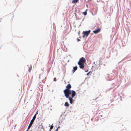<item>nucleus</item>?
Segmentation results:
<instances>
[{
  "label": "nucleus",
  "mask_w": 131,
  "mask_h": 131,
  "mask_svg": "<svg viewBox=\"0 0 131 131\" xmlns=\"http://www.w3.org/2000/svg\"><path fill=\"white\" fill-rule=\"evenodd\" d=\"M66 87V89L63 91L64 95L67 98L69 99L70 103L72 104L73 103L72 98L76 95V93L74 91L70 89L71 88L70 84H68Z\"/></svg>",
  "instance_id": "f257e3e1"
},
{
  "label": "nucleus",
  "mask_w": 131,
  "mask_h": 131,
  "mask_svg": "<svg viewBox=\"0 0 131 131\" xmlns=\"http://www.w3.org/2000/svg\"><path fill=\"white\" fill-rule=\"evenodd\" d=\"M85 62V59L83 57H82L80 59L78 64L79 65V67L81 69H83L84 68V63Z\"/></svg>",
  "instance_id": "f03ea898"
},
{
  "label": "nucleus",
  "mask_w": 131,
  "mask_h": 131,
  "mask_svg": "<svg viewBox=\"0 0 131 131\" xmlns=\"http://www.w3.org/2000/svg\"><path fill=\"white\" fill-rule=\"evenodd\" d=\"M36 117V114H35L34 116H33V117L32 119L31 120L29 126H28V129H29V128H30V127L31 126V125H32V124H33V123L34 122L35 119Z\"/></svg>",
  "instance_id": "7ed1b4c3"
},
{
  "label": "nucleus",
  "mask_w": 131,
  "mask_h": 131,
  "mask_svg": "<svg viewBox=\"0 0 131 131\" xmlns=\"http://www.w3.org/2000/svg\"><path fill=\"white\" fill-rule=\"evenodd\" d=\"M90 30H89L88 31H83V34L84 35V36H83V37H84V36H86L87 37L90 32Z\"/></svg>",
  "instance_id": "20e7f679"
},
{
  "label": "nucleus",
  "mask_w": 131,
  "mask_h": 131,
  "mask_svg": "<svg viewBox=\"0 0 131 131\" xmlns=\"http://www.w3.org/2000/svg\"><path fill=\"white\" fill-rule=\"evenodd\" d=\"M101 30L100 28H99L98 29H96L95 30L93 31V32L95 34H96L99 32Z\"/></svg>",
  "instance_id": "39448f33"
},
{
  "label": "nucleus",
  "mask_w": 131,
  "mask_h": 131,
  "mask_svg": "<svg viewBox=\"0 0 131 131\" xmlns=\"http://www.w3.org/2000/svg\"><path fill=\"white\" fill-rule=\"evenodd\" d=\"M78 67L77 66H76L75 67H73V69L72 70V71L73 73L74 72L77 70Z\"/></svg>",
  "instance_id": "423d86ee"
},
{
  "label": "nucleus",
  "mask_w": 131,
  "mask_h": 131,
  "mask_svg": "<svg viewBox=\"0 0 131 131\" xmlns=\"http://www.w3.org/2000/svg\"><path fill=\"white\" fill-rule=\"evenodd\" d=\"M8 17H11L10 18L12 19L13 17V14H10L8 15Z\"/></svg>",
  "instance_id": "0eeeda50"
},
{
  "label": "nucleus",
  "mask_w": 131,
  "mask_h": 131,
  "mask_svg": "<svg viewBox=\"0 0 131 131\" xmlns=\"http://www.w3.org/2000/svg\"><path fill=\"white\" fill-rule=\"evenodd\" d=\"M79 1V0H73L72 1V3H76Z\"/></svg>",
  "instance_id": "6e6552de"
},
{
  "label": "nucleus",
  "mask_w": 131,
  "mask_h": 131,
  "mask_svg": "<svg viewBox=\"0 0 131 131\" xmlns=\"http://www.w3.org/2000/svg\"><path fill=\"white\" fill-rule=\"evenodd\" d=\"M64 106H69V104L67 102H66L64 104Z\"/></svg>",
  "instance_id": "1a4fd4ad"
},
{
  "label": "nucleus",
  "mask_w": 131,
  "mask_h": 131,
  "mask_svg": "<svg viewBox=\"0 0 131 131\" xmlns=\"http://www.w3.org/2000/svg\"><path fill=\"white\" fill-rule=\"evenodd\" d=\"M87 10L86 9L84 12L83 13V14L85 16L87 14Z\"/></svg>",
  "instance_id": "9d476101"
},
{
  "label": "nucleus",
  "mask_w": 131,
  "mask_h": 131,
  "mask_svg": "<svg viewBox=\"0 0 131 131\" xmlns=\"http://www.w3.org/2000/svg\"><path fill=\"white\" fill-rule=\"evenodd\" d=\"M32 69V66L30 65V67H29V68L28 69V71H29V72H30V71L31 70V69Z\"/></svg>",
  "instance_id": "9b49d317"
},
{
  "label": "nucleus",
  "mask_w": 131,
  "mask_h": 131,
  "mask_svg": "<svg viewBox=\"0 0 131 131\" xmlns=\"http://www.w3.org/2000/svg\"><path fill=\"white\" fill-rule=\"evenodd\" d=\"M53 124H52L51 125V126L50 127V130L49 131H51V129L53 128Z\"/></svg>",
  "instance_id": "f8f14e48"
},
{
  "label": "nucleus",
  "mask_w": 131,
  "mask_h": 131,
  "mask_svg": "<svg viewBox=\"0 0 131 131\" xmlns=\"http://www.w3.org/2000/svg\"><path fill=\"white\" fill-rule=\"evenodd\" d=\"M91 72L90 71V72H89L87 74V75H89V74H90V73Z\"/></svg>",
  "instance_id": "ddd939ff"
},
{
  "label": "nucleus",
  "mask_w": 131,
  "mask_h": 131,
  "mask_svg": "<svg viewBox=\"0 0 131 131\" xmlns=\"http://www.w3.org/2000/svg\"><path fill=\"white\" fill-rule=\"evenodd\" d=\"M77 40L78 41V42L79 41H80V40L79 39V38H77Z\"/></svg>",
  "instance_id": "4468645a"
},
{
  "label": "nucleus",
  "mask_w": 131,
  "mask_h": 131,
  "mask_svg": "<svg viewBox=\"0 0 131 131\" xmlns=\"http://www.w3.org/2000/svg\"><path fill=\"white\" fill-rule=\"evenodd\" d=\"M54 81H56V78H54Z\"/></svg>",
  "instance_id": "2eb2a0df"
},
{
  "label": "nucleus",
  "mask_w": 131,
  "mask_h": 131,
  "mask_svg": "<svg viewBox=\"0 0 131 131\" xmlns=\"http://www.w3.org/2000/svg\"><path fill=\"white\" fill-rule=\"evenodd\" d=\"M58 128H57L55 130V131H58Z\"/></svg>",
  "instance_id": "dca6fc26"
},
{
  "label": "nucleus",
  "mask_w": 131,
  "mask_h": 131,
  "mask_svg": "<svg viewBox=\"0 0 131 131\" xmlns=\"http://www.w3.org/2000/svg\"><path fill=\"white\" fill-rule=\"evenodd\" d=\"M60 126H59V127H58L57 128H58H58H60Z\"/></svg>",
  "instance_id": "f3484780"
},
{
  "label": "nucleus",
  "mask_w": 131,
  "mask_h": 131,
  "mask_svg": "<svg viewBox=\"0 0 131 131\" xmlns=\"http://www.w3.org/2000/svg\"><path fill=\"white\" fill-rule=\"evenodd\" d=\"M37 114H38V113H37V112L36 113V114H36V115H37Z\"/></svg>",
  "instance_id": "a211bd4d"
}]
</instances>
